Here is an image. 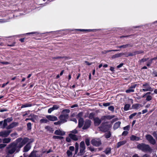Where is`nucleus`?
<instances>
[{
  "instance_id": "obj_63",
  "label": "nucleus",
  "mask_w": 157,
  "mask_h": 157,
  "mask_svg": "<svg viewBox=\"0 0 157 157\" xmlns=\"http://www.w3.org/2000/svg\"><path fill=\"white\" fill-rule=\"evenodd\" d=\"M9 83V82H6V83H3L2 85V88H3L8 83Z\"/></svg>"
},
{
  "instance_id": "obj_19",
  "label": "nucleus",
  "mask_w": 157,
  "mask_h": 157,
  "mask_svg": "<svg viewBox=\"0 0 157 157\" xmlns=\"http://www.w3.org/2000/svg\"><path fill=\"white\" fill-rule=\"evenodd\" d=\"M94 122L96 125H98L101 122V120L98 117H96L94 119Z\"/></svg>"
},
{
  "instance_id": "obj_59",
  "label": "nucleus",
  "mask_w": 157,
  "mask_h": 157,
  "mask_svg": "<svg viewBox=\"0 0 157 157\" xmlns=\"http://www.w3.org/2000/svg\"><path fill=\"white\" fill-rule=\"evenodd\" d=\"M7 21L6 20H4L2 19H0V23H4L6 22Z\"/></svg>"
},
{
  "instance_id": "obj_26",
  "label": "nucleus",
  "mask_w": 157,
  "mask_h": 157,
  "mask_svg": "<svg viewBox=\"0 0 157 157\" xmlns=\"http://www.w3.org/2000/svg\"><path fill=\"white\" fill-rule=\"evenodd\" d=\"M126 143V141L125 140L119 142L117 143V147H119L125 144Z\"/></svg>"
},
{
  "instance_id": "obj_29",
  "label": "nucleus",
  "mask_w": 157,
  "mask_h": 157,
  "mask_svg": "<svg viewBox=\"0 0 157 157\" xmlns=\"http://www.w3.org/2000/svg\"><path fill=\"white\" fill-rule=\"evenodd\" d=\"M130 105L129 104H126L124 108V111H127L129 110Z\"/></svg>"
},
{
  "instance_id": "obj_36",
  "label": "nucleus",
  "mask_w": 157,
  "mask_h": 157,
  "mask_svg": "<svg viewBox=\"0 0 157 157\" xmlns=\"http://www.w3.org/2000/svg\"><path fill=\"white\" fill-rule=\"evenodd\" d=\"M124 55V53H122L118 54H116L113 56L114 57H118L121 56L122 55Z\"/></svg>"
},
{
  "instance_id": "obj_60",
  "label": "nucleus",
  "mask_w": 157,
  "mask_h": 157,
  "mask_svg": "<svg viewBox=\"0 0 157 157\" xmlns=\"http://www.w3.org/2000/svg\"><path fill=\"white\" fill-rule=\"evenodd\" d=\"M0 63L2 64L5 65H7L9 63L7 62H1Z\"/></svg>"
},
{
  "instance_id": "obj_39",
  "label": "nucleus",
  "mask_w": 157,
  "mask_h": 157,
  "mask_svg": "<svg viewBox=\"0 0 157 157\" xmlns=\"http://www.w3.org/2000/svg\"><path fill=\"white\" fill-rule=\"evenodd\" d=\"M83 116V113L82 112L79 113L77 116V117L79 119L80 118H82V117Z\"/></svg>"
},
{
  "instance_id": "obj_31",
  "label": "nucleus",
  "mask_w": 157,
  "mask_h": 157,
  "mask_svg": "<svg viewBox=\"0 0 157 157\" xmlns=\"http://www.w3.org/2000/svg\"><path fill=\"white\" fill-rule=\"evenodd\" d=\"M111 149L110 148H107L105 151V153L107 155H109L110 153Z\"/></svg>"
},
{
  "instance_id": "obj_4",
  "label": "nucleus",
  "mask_w": 157,
  "mask_h": 157,
  "mask_svg": "<svg viewBox=\"0 0 157 157\" xmlns=\"http://www.w3.org/2000/svg\"><path fill=\"white\" fill-rule=\"evenodd\" d=\"M137 148L144 151H150L151 150L149 145L144 144H138Z\"/></svg>"
},
{
  "instance_id": "obj_49",
  "label": "nucleus",
  "mask_w": 157,
  "mask_h": 157,
  "mask_svg": "<svg viewBox=\"0 0 157 157\" xmlns=\"http://www.w3.org/2000/svg\"><path fill=\"white\" fill-rule=\"evenodd\" d=\"M10 135L12 137L15 138V137H17V134L16 133H14L11 134Z\"/></svg>"
},
{
  "instance_id": "obj_48",
  "label": "nucleus",
  "mask_w": 157,
  "mask_h": 157,
  "mask_svg": "<svg viewBox=\"0 0 157 157\" xmlns=\"http://www.w3.org/2000/svg\"><path fill=\"white\" fill-rule=\"evenodd\" d=\"M136 113H132L129 116V118L130 119L132 118L134 116L136 115Z\"/></svg>"
},
{
  "instance_id": "obj_43",
  "label": "nucleus",
  "mask_w": 157,
  "mask_h": 157,
  "mask_svg": "<svg viewBox=\"0 0 157 157\" xmlns=\"http://www.w3.org/2000/svg\"><path fill=\"white\" fill-rule=\"evenodd\" d=\"M70 133H72L73 134H77L78 132V131L76 129H75L70 132Z\"/></svg>"
},
{
  "instance_id": "obj_56",
  "label": "nucleus",
  "mask_w": 157,
  "mask_h": 157,
  "mask_svg": "<svg viewBox=\"0 0 157 157\" xmlns=\"http://www.w3.org/2000/svg\"><path fill=\"white\" fill-rule=\"evenodd\" d=\"M112 50H107V51L105 50L104 51L102 52V53L105 54L108 52H112Z\"/></svg>"
},
{
  "instance_id": "obj_51",
  "label": "nucleus",
  "mask_w": 157,
  "mask_h": 157,
  "mask_svg": "<svg viewBox=\"0 0 157 157\" xmlns=\"http://www.w3.org/2000/svg\"><path fill=\"white\" fill-rule=\"evenodd\" d=\"M71 138L69 136L68 137H67L66 138V141L67 142H71Z\"/></svg>"
},
{
  "instance_id": "obj_22",
  "label": "nucleus",
  "mask_w": 157,
  "mask_h": 157,
  "mask_svg": "<svg viewBox=\"0 0 157 157\" xmlns=\"http://www.w3.org/2000/svg\"><path fill=\"white\" fill-rule=\"evenodd\" d=\"M31 146L29 144H27L24 148V152H27L31 148Z\"/></svg>"
},
{
  "instance_id": "obj_18",
  "label": "nucleus",
  "mask_w": 157,
  "mask_h": 157,
  "mask_svg": "<svg viewBox=\"0 0 157 157\" xmlns=\"http://www.w3.org/2000/svg\"><path fill=\"white\" fill-rule=\"evenodd\" d=\"M17 123L16 122L10 124L9 125L7 126L6 128L7 129H10L13 128V127L17 126Z\"/></svg>"
},
{
  "instance_id": "obj_40",
  "label": "nucleus",
  "mask_w": 157,
  "mask_h": 157,
  "mask_svg": "<svg viewBox=\"0 0 157 157\" xmlns=\"http://www.w3.org/2000/svg\"><path fill=\"white\" fill-rule=\"evenodd\" d=\"M29 157H39V156L36 155L34 152H32Z\"/></svg>"
},
{
  "instance_id": "obj_25",
  "label": "nucleus",
  "mask_w": 157,
  "mask_h": 157,
  "mask_svg": "<svg viewBox=\"0 0 157 157\" xmlns=\"http://www.w3.org/2000/svg\"><path fill=\"white\" fill-rule=\"evenodd\" d=\"M79 148V144L76 142L75 144V155L77 154Z\"/></svg>"
},
{
  "instance_id": "obj_33",
  "label": "nucleus",
  "mask_w": 157,
  "mask_h": 157,
  "mask_svg": "<svg viewBox=\"0 0 157 157\" xmlns=\"http://www.w3.org/2000/svg\"><path fill=\"white\" fill-rule=\"evenodd\" d=\"M107 127V126H101L100 127V130L103 132H105L107 130V129L105 128V127Z\"/></svg>"
},
{
  "instance_id": "obj_5",
  "label": "nucleus",
  "mask_w": 157,
  "mask_h": 157,
  "mask_svg": "<svg viewBox=\"0 0 157 157\" xmlns=\"http://www.w3.org/2000/svg\"><path fill=\"white\" fill-rule=\"evenodd\" d=\"M86 147L84 142L81 141L79 145V152L78 154V155L82 156L83 155L85 152V150Z\"/></svg>"
},
{
  "instance_id": "obj_62",
  "label": "nucleus",
  "mask_w": 157,
  "mask_h": 157,
  "mask_svg": "<svg viewBox=\"0 0 157 157\" xmlns=\"http://www.w3.org/2000/svg\"><path fill=\"white\" fill-rule=\"evenodd\" d=\"M38 34V33L37 32H33L27 33L26 34Z\"/></svg>"
},
{
  "instance_id": "obj_45",
  "label": "nucleus",
  "mask_w": 157,
  "mask_h": 157,
  "mask_svg": "<svg viewBox=\"0 0 157 157\" xmlns=\"http://www.w3.org/2000/svg\"><path fill=\"white\" fill-rule=\"evenodd\" d=\"M27 126L28 129H31V124L30 123H28L27 124Z\"/></svg>"
},
{
  "instance_id": "obj_35",
  "label": "nucleus",
  "mask_w": 157,
  "mask_h": 157,
  "mask_svg": "<svg viewBox=\"0 0 157 157\" xmlns=\"http://www.w3.org/2000/svg\"><path fill=\"white\" fill-rule=\"evenodd\" d=\"M32 106V105L30 104H26L24 105H22L21 106V108H23L25 107H30Z\"/></svg>"
},
{
  "instance_id": "obj_58",
  "label": "nucleus",
  "mask_w": 157,
  "mask_h": 157,
  "mask_svg": "<svg viewBox=\"0 0 157 157\" xmlns=\"http://www.w3.org/2000/svg\"><path fill=\"white\" fill-rule=\"evenodd\" d=\"M61 123H62V122L61 121H58L57 122H54V124L55 125H58V124H60Z\"/></svg>"
},
{
  "instance_id": "obj_38",
  "label": "nucleus",
  "mask_w": 157,
  "mask_h": 157,
  "mask_svg": "<svg viewBox=\"0 0 157 157\" xmlns=\"http://www.w3.org/2000/svg\"><path fill=\"white\" fill-rule=\"evenodd\" d=\"M67 153L68 156H71L72 155V151L68 150L67 152Z\"/></svg>"
},
{
  "instance_id": "obj_9",
  "label": "nucleus",
  "mask_w": 157,
  "mask_h": 157,
  "mask_svg": "<svg viewBox=\"0 0 157 157\" xmlns=\"http://www.w3.org/2000/svg\"><path fill=\"white\" fill-rule=\"evenodd\" d=\"M11 132L10 130H6L0 132V136L2 137H7Z\"/></svg>"
},
{
  "instance_id": "obj_14",
  "label": "nucleus",
  "mask_w": 157,
  "mask_h": 157,
  "mask_svg": "<svg viewBox=\"0 0 157 157\" xmlns=\"http://www.w3.org/2000/svg\"><path fill=\"white\" fill-rule=\"evenodd\" d=\"M47 118L50 121H55L58 120L57 118L53 115H48L46 116Z\"/></svg>"
},
{
  "instance_id": "obj_44",
  "label": "nucleus",
  "mask_w": 157,
  "mask_h": 157,
  "mask_svg": "<svg viewBox=\"0 0 157 157\" xmlns=\"http://www.w3.org/2000/svg\"><path fill=\"white\" fill-rule=\"evenodd\" d=\"M85 141L86 144L87 146H89L90 145V140L88 139H86Z\"/></svg>"
},
{
  "instance_id": "obj_34",
  "label": "nucleus",
  "mask_w": 157,
  "mask_h": 157,
  "mask_svg": "<svg viewBox=\"0 0 157 157\" xmlns=\"http://www.w3.org/2000/svg\"><path fill=\"white\" fill-rule=\"evenodd\" d=\"M75 30L79 31H86L88 32H90L93 31L94 29H75Z\"/></svg>"
},
{
  "instance_id": "obj_10",
  "label": "nucleus",
  "mask_w": 157,
  "mask_h": 157,
  "mask_svg": "<svg viewBox=\"0 0 157 157\" xmlns=\"http://www.w3.org/2000/svg\"><path fill=\"white\" fill-rule=\"evenodd\" d=\"M151 94L150 92H148L146 94H145L144 95H143L142 98H146V100L147 101H149L151 100L152 99V97L151 96L149 95V94Z\"/></svg>"
},
{
  "instance_id": "obj_8",
  "label": "nucleus",
  "mask_w": 157,
  "mask_h": 157,
  "mask_svg": "<svg viewBox=\"0 0 157 157\" xmlns=\"http://www.w3.org/2000/svg\"><path fill=\"white\" fill-rule=\"evenodd\" d=\"M91 144L94 146H98L101 144V141L99 139H95L91 141Z\"/></svg>"
},
{
  "instance_id": "obj_27",
  "label": "nucleus",
  "mask_w": 157,
  "mask_h": 157,
  "mask_svg": "<svg viewBox=\"0 0 157 157\" xmlns=\"http://www.w3.org/2000/svg\"><path fill=\"white\" fill-rule=\"evenodd\" d=\"M141 106V105L140 104H135L132 105L133 108L136 109H138Z\"/></svg>"
},
{
  "instance_id": "obj_6",
  "label": "nucleus",
  "mask_w": 157,
  "mask_h": 157,
  "mask_svg": "<svg viewBox=\"0 0 157 157\" xmlns=\"http://www.w3.org/2000/svg\"><path fill=\"white\" fill-rule=\"evenodd\" d=\"M142 87L143 89L140 90V92L152 91L154 90L153 89L150 87L149 83H145L142 86Z\"/></svg>"
},
{
  "instance_id": "obj_13",
  "label": "nucleus",
  "mask_w": 157,
  "mask_h": 157,
  "mask_svg": "<svg viewBox=\"0 0 157 157\" xmlns=\"http://www.w3.org/2000/svg\"><path fill=\"white\" fill-rule=\"evenodd\" d=\"M136 86V84H134L129 87V89L126 90V92L130 93L131 92H133L134 91V89Z\"/></svg>"
},
{
  "instance_id": "obj_16",
  "label": "nucleus",
  "mask_w": 157,
  "mask_h": 157,
  "mask_svg": "<svg viewBox=\"0 0 157 157\" xmlns=\"http://www.w3.org/2000/svg\"><path fill=\"white\" fill-rule=\"evenodd\" d=\"M10 120L9 119H5L3 122L2 124H3V125L2 127H1V128L3 129L6 128L7 127V122H10Z\"/></svg>"
},
{
  "instance_id": "obj_52",
  "label": "nucleus",
  "mask_w": 157,
  "mask_h": 157,
  "mask_svg": "<svg viewBox=\"0 0 157 157\" xmlns=\"http://www.w3.org/2000/svg\"><path fill=\"white\" fill-rule=\"evenodd\" d=\"M130 128V126L129 125H127L125 127H124L123 128V129L124 130H129V129Z\"/></svg>"
},
{
  "instance_id": "obj_37",
  "label": "nucleus",
  "mask_w": 157,
  "mask_h": 157,
  "mask_svg": "<svg viewBox=\"0 0 157 157\" xmlns=\"http://www.w3.org/2000/svg\"><path fill=\"white\" fill-rule=\"evenodd\" d=\"M53 138L54 139H59L60 140H62L63 138V137L62 136H53Z\"/></svg>"
},
{
  "instance_id": "obj_17",
  "label": "nucleus",
  "mask_w": 157,
  "mask_h": 157,
  "mask_svg": "<svg viewBox=\"0 0 157 157\" xmlns=\"http://www.w3.org/2000/svg\"><path fill=\"white\" fill-rule=\"evenodd\" d=\"M54 133L56 135L63 136L65 134V132L64 131L59 129L56 130Z\"/></svg>"
},
{
  "instance_id": "obj_32",
  "label": "nucleus",
  "mask_w": 157,
  "mask_h": 157,
  "mask_svg": "<svg viewBox=\"0 0 157 157\" xmlns=\"http://www.w3.org/2000/svg\"><path fill=\"white\" fill-rule=\"evenodd\" d=\"M40 122L41 123H47L48 122V121L46 118H43L41 119Z\"/></svg>"
},
{
  "instance_id": "obj_24",
  "label": "nucleus",
  "mask_w": 157,
  "mask_h": 157,
  "mask_svg": "<svg viewBox=\"0 0 157 157\" xmlns=\"http://www.w3.org/2000/svg\"><path fill=\"white\" fill-rule=\"evenodd\" d=\"M83 123V118H80L78 120V127L79 128L82 127Z\"/></svg>"
},
{
  "instance_id": "obj_64",
  "label": "nucleus",
  "mask_w": 157,
  "mask_h": 157,
  "mask_svg": "<svg viewBox=\"0 0 157 157\" xmlns=\"http://www.w3.org/2000/svg\"><path fill=\"white\" fill-rule=\"evenodd\" d=\"M153 136L155 137L156 139V137H157V135L156 132H154L153 133Z\"/></svg>"
},
{
  "instance_id": "obj_20",
  "label": "nucleus",
  "mask_w": 157,
  "mask_h": 157,
  "mask_svg": "<svg viewBox=\"0 0 157 157\" xmlns=\"http://www.w3.org/2000/svg\"><path fill=\"white\" fill-rule=\"evenodd\" d=\"M132 45L130 44H127L119 46H117V48H125L128 47H132Z\"/></svg>"
},
{
  "instance_id": "obj_2",
  "label": "nucleus",
  "mask_w": 157,
  "mask_h": 157,
  "mask_svg": "<svg viewBox=\"0 0 157 157\" xmlns=\"http://www.w3.org/2000/svg\"><path fill=\"white\" fill-rule=\"evenodd\" d=\"M29 141V139L27 138H25L23 140L21 138L17 139L16 141L14 142L13 143H14L15 146L18 150L20 149L23 146Z\"/></svg>"
},
{
  "instance_id": "obj_41",
  "label": "nucleus",
  "mask_w": 157,
  "mask_h": 157,
  "mask_svg": "<svg viewBox=\"0 0 157 157\" xmlns=\"http://www.w3.org/2000/svg\"><path fill=\"white\" fill-rule=\"evenodd\" d=\"M105 136L106 138H108L110 137L111 133L110 132H108V133H106L105 134Z\"/></svg>"
},
{
  "instance_id": "obj_55",
  "label": "nucleus",
  "mask_w": 157,
  "mask_h": 157,
  "mask_svg": "<svg viewBox=\"0 0 157 157\" xmlns=\"http://www.w3.org/2000/svg\"><path fill=\"white\" fill-rule=\"evenodd\" d=\"M88 148L91 151H93L94 150V148L91 147H88Z\"/></svg>"
},
{
  "instance_id": "obj_3",
  "label": "nucleus",
  "mask_w": 157,
  "mask_h": 157,
  "mask_svg": "<svg viewBox=\"0 0 157 157\" xmlns=\"http://www.w3.org/2000/svg\"><path fill=\"white\" fill-rule=\"evenodd\" d=\"M70 112V110L69 109H64L62 111V114L59 117V119L62 123H65L67 121V120L69 118V115L68 114Z\"/></svg>"
},
{
  "instance_id": "obj_50",
  "label": "nucleus",
  "mask_w": 157,
  "mask_h": 157,
  "mask_svg": "<svg viewBox=\"0 0 157 157\" xmlns=\"http://www.w3.org/2000/svg\"><path fill=\"white\" fill-rule=\"evenodd\" d=\"M74 150H75V147L73 146H70L69 147V150H70L71 151H73Z\"/></svg>"
},
{
  "instance_id": "obj_23",
  "label": "nucleus",
  "mask_w": 157,
  "mask_h": 157,
  "mask_svg": "<svg viewBox=\"0 0 157 157\" xmlns=\"http://www.w3.org/2000/svg\"><path fill=\"white\" fill-rule=\"evenodd\" d=\"M121 122L120 121H118L116 122L114 125L113 128L114 129H116L118 128L120 126Z\"/></svg>"
},
{
  "instance_id": "obj_42",
  "label": "nucleus",
  "mask_w": 157,
  "mask_h": 157,
  "mask_svg": "<svg viewBox=\"0 0 157 157\" xmlns=\"http://www.w3.org/2000/svg\"><path fill=\"white\" fill-rule=\"evenodd\" d=\"M108 109L109 110L113 111H114V108L113 106L111 105L109 106Z\"/></svg>"
},
{
  "instance_id": "obj_1",
  "label": "nucleus",
  "mask_w": 157,
  "mask_h": 157,
  "mask_svg": "<svg viewBox=\"0 0 157 157\" xmlns=\"http://www.w3.org/2000/svg\"><path fill=\"white\" fill-rule=\"evenodd\" d=\"M14 143H12L6 147V157H13L11 155L13 154L15 151L18 152L19 150H18L15 146Z\"/></svg>"
},
{
  "instance_id": "obj_46",
  "label": "nucleus",
  "mask_w": 157,
  "mask_h": 157,
  "mask_svg": "<svg viewBox=\"0 0 157 157\" xmlns=\"http://www.w3.org/2000/svg\"><path fill=\"white\" fill-rule=\"evenodd\" d=\"M52 108L55 110L58 109L59 108V106L57 105H54L53 106Z\"/></svg>"
},
{
  "instance_id": "obj_21",
  "label": "nucleus",
  "mask_w": 157,
  "mask_h": 157,
  "mask_svg": "<svg viewBox=\"0 0 157 157\" xmlns=\"http://www.w3.org/2000/svg\"><path fill=\"white\" fill-rule=\"evenodd\" d=\"M130 139L132 141H138L140 139V138L137 137L134 135H132L130 137Z\"/></svg>"
},
{
  "instance_id": "obj_7",
  "label": "nucleus",
  "mask_w": 157,
  "mask_h": 157,
  "mask_svg": "<svg viewBox=\"0 0 157 157\" xmlns=\"http://www.w3.org/2000/svg\"><path fill=\"white\" fill-rule=\"evenodd\" d=\"M145 137L146 140H147L150 144L154 145L156 143L155 140L154 139L151 135L147 134L146 136Z\"/></svg>"
},
{
  "instance_id": "obj_30",
  "label": "nucleus",
  "mask_w": 157,
  "mask_h": 157,
  "mask_svg": "<svg viewBox=\"0 0 157 157\" xmlns=\"http://www.w3.org/2000/svg\"><path fill=\"white\" fill-rule=\"evenodd\" d=\"M156 59V58H154L153 59H151L150 60H149L147 62V66H150L151 64L152 63V61L153 60L155 59Z\"/></svg>"
},
{
  "instance_id": "obj_54",
  "label": "nucleus",
  "mask_w": 157,
  "mask_h": 157,
  "mask_svg": "<svg viewBox=\"0 0 157 157\" xmlns=\"http://www.w3.org/2000/svg\"><path fill=\"white\" fill-rule=\"evenodd\" d=\"M110 104V103H103V105L104 106H109Z\"/></svg>"
},
{
  "instance_id": "obj_57",
  "label": "nucleus",
  "mask_w": 157,
  "mask_h": 157,
  "mask_svg": "<svg viewBox=\"0 0 157 157\" xmlns=\"http://www.w3.org/2000/svg\"><path fill=\"white\" fill-rule=\"evenodd\" d=\"M6 146V145L4 144H0V148H2Z\"/></svg>"
},
{
  "instance_id": "obj_28",
  "label": "nucleus",
  "mask_w": 157,
  "mask_h": 157,
  "mask_svg": "<svg viewBox=\"0 0 157 157\" xmlns=\"http://www.w3.org/2000/svg\"><path fill=\"white\" fill-rule=\"evenodd\" d=\"M11 139L10 138H5L3 140V143H8L10 142Z\"/></svg>"
},
{
  "instance_id": "obj_61",
  "label": "nucleus",
  "mask_w": 157,
  "mask_h": 157,
  "mask_svg": "<svg viewBox=\"0 0 157 157\" xmlns=\"http://www.w3.org/2000/svg\"><path fill=\"white\" fill-rule=\"evenodd\" d=\"M147 59H143L140 60L141 62H144L147 61Z\"/></svg>"
},
{
  "instance_id": "obj_12",
  "label": "nucleus",
  "mask_w": 157,
  "mask_h": 157,
  "mask_svg": "<svg viewBox=\"0 0 157 157\" xmlns=\"http://www.w3.org/2000/svg\"><path fill=\"white\" fill-rule=\"evenodd\" d=\"M115 117L114 115H107L101 117V120L106 121L108 120H110Z\"/></svg>"
},
{
  "instance_id": "obj_47",
  "label": "nucleus",
  "mask_w": 157,
  "mask_h": 157,
  "mask_svg": "<svg viewBox=\"0 0 157 157\" xmlns=\"http://www.w3.org/2000/svg\"><path fill=\"white\" fill-rule=\"evenodd\" d=\"M54 109L52 107L49 108L48 110V112L49 113H51L54 111Z\"/></svg>"
},
{
  "instance_id": "obj_15",
  "label": "nucleus",
  "mask_w": 157,
  "mask_h": 157,
  "mask_svg": "<svg viewBox=\"0 0 157 157\" xmlns=\"http://www.w3.org/2000/svg\"><path fill=\"white\" fill-rule=\"evenodd\" d=\"M69 136L71 139L75 141H77L78 139V137L77 135L72 133H69Z\"/></svg>"
},
{
  "instance_id": "obj_11",
  "label": "nucleus",
  "mask_w": 157,
  "mask_h": 157,
  "mask_svg": "<svg viewBox=\"0 0 157 157\" xmlns=\"http://www.w3.org/2000/svg\"><path fill=\"white\" fill-rule=\"evenodd\" d=\"M91 122L90 120H86L85 122V124L82 128L86 129L89 128L91 125Z\"/></svg>"
},
{
  "instance_id": "obj_53",
  "label": "nucleus",
  "mask_w": 157,
  "mask_h": 157,
  "mask_svg": "<svg viewBox=\"0 0 157 157\" xmlns=\"http://www.w3.org/2000/svg\"><path fill=\"white\" fill-rule=\"evenodd\" d=\"M128 132L127 131H124L122 133V135L123 136H126L128 134Z\"/></svg>"
}]
</instances>
